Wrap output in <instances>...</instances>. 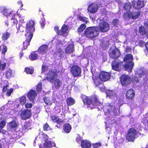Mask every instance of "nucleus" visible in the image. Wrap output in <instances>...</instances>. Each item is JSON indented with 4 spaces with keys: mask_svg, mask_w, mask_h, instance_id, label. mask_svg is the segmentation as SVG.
<instances>
[{
    "mask_svg": "<svg viewBox=\"0 0 148 148\" xmlns=\"http://www.w3.org/2000/svg\"><path fill=\"white\" fill-rule=\"evenodd\" d=\"M145 45L146 50L148 51V41L145 43Z\"/></svg>",
    "mask_w": 148,
    "mask_h": 148,
    "instance_id": "nucleus-63",
    "label": "nucleus"
},
{
    "mask_svg": "<svg viewBox=\"0 0 148 148\" xmlns=\"http://www.w3.org/2000/svg\"><path fill=\"white\" fill-rule=\"evenodd\" d=\"M120 81L122 86L126 87L131 83L130 77L127 75H122L120 77Z\"/></svg>",
    "mask_w": 148,
    "mask_h": 148,
    "instance_id": "nucleus-11",
    "label": "nucleus"
},
{
    "mask_svg": "<svg viewBox=\"0 0 148 148\" xmlns=\"http://www.w3.org/2000/svg\"><path fill=\"white\" fill-rule=\"evenodd\" d=\"M66 103L68 106H72L75 104V100L73 98L69 97L66 99Z\"/></svg>",
    "mask_w": 148,
    "mask_h": 148,
    "instance_id": "nucleus-33",
    "label": "nucleus"
},
{
    "mask_svg": "<svg viewBox=\"0 0 148 148\" xmlns=\"http://www.w3.org/2000/svg\"><path fill=\"white\" fill-rule=\"evenodd\" d=\"M141 1L139 0H138L136 3V6L134 7V5H133V7L136 9H139L143 7V6L141 5Z\"/></svg>",
    "mask_w": 148,
    "mask_h": 148,
    "instance_id": "nucleus-44",
    "label": "nucleus"
},
{
    "mask_svg": "<svg viewBox=\"0 0 148 148\" xmlns=\"http://www.w3.org/2000/svg\"><path fill=\"white\" fill-rule=\"evenodd\" d=\"M91 143L87 140H84L82 141L81 146L83 148H89L91 146Z\"/></svg>",
    "mask_w": 148,
    "mask_h": 148,
    "instance_id": "nucleus-29",
    "label": "nucleus"
},
{
    "mask_svg": "<svg viewBox=\"0 0 148 148\" xmlns=\"http://www.w3.org/2000/svg\"><path fill=\"white\" fill-rule=\"evenodd\" d=\"M44 147L50 148L56 146L55 143L54 142H52L51 141L47 140L45 141L43 144Z\"/></svg>",
    "mask_w": 148,
    "mask_h": 148,
    "instance_id": "nucleus-28",
    "label": "nucleus"
},
{
    "mask_svg": "<svg viewBox=\"0 0 148 148\" xmlns=\"http://www.w3.org/2000/svg\"><path fill=\"white\" fill-rule=\"evenodd\" d=\"M38 54L34 52H32L31 53L29 56V59L32 60H37L38 59Z\"/></svg>",
    "mask_w": 148,
    "mask_h": 148,
    "instance_id": "nucleus-34",
    "label": "nucleus"
},
{
    "mask_svg": "<svg viewBox=\"0 0 148 148\" xmlns=\"http://www.w3.org/2000/svg\"><path fill=\"white\" fill-rule=\"evenodd\" d=\"M34 69L33 67H26L25 68V71L27 74H32L34 72Z\"/></svg>",
    "mask_w": 148,
    "mask_h": 148,
    "instance_id": "nucleus-36",
    "label": "nucleus"
},
{
    "mask_svg": "<svg viewBox=\"0 0 148 148\" xmlns=\"http://www.w3.org/2000/svg\"><path fill=\"white\" fill-rule=\"evenodd\" d=\"M145 45V43L144 41L142 40H140L138 41V45L139 46L143 47Z\"/></svg>",
    "mask_w": 148,
    "mask_h": 148,
    "instance_id": "nucleus-56",
    "label": "nucleus"
},
{
    "mask_svg": "<svg viewBox=\"0 0 148 148\" xmlns=\"http://www.w3.org/2000/svg\"><path fill=\"white\" fill-rule=\"evenodd\" d=\"M132 8V5L130 3H125L123 5V8L125 10L129 11Z\"/></svg>",
    "mask_w": 148,
    "mask_h": 148,
    "instance_id": "nucleus-38",
    "label": "nucleus"
},
{
    "mask_svg": "<svg viewBox=\"0 0 148 148\" xmlns=\"http://www.w3.org/2000/svg\"><path fill=\"white\" fill-rule=\"evenodd\" d=\"M140 15V12L139 11H133L131 12H130L128 13V16L131 17L133 19H135L138 18Z\"/></svg>",
    "mask_w": 148,
    "mask_h": 148,
    "instance_id": "nucleus-27",
    "label": "nucleus"
},
{
    "mask_svg": "<svg viewBox=\"0 0 148 148\" xmlns=\"http://www.w3.org/2000/svg\"><path fill=\"white\" fill-rule=\"evenodd\" d=\"M112 69L114 71H121L124 66L123 62L119 60H114L111 63Z\"/></svg>",
    "mask_w": 148,
    "mask_h": 148,
    "instance_id": "nucleus-7",
    "label": "nucleus"
},
{
    "mask_svg": "<svg viewBox=\"0 0 148 148\" xmlns=\"http://www.w3.org/2000/svg\"><path fill=\"white\" fill-rule=\"evenodd\" d=\"M32 103H27L25 104V107L27 109L30 108L32 107Z\"/></svg>",
    "mask_w": 148,
    "mask_h": 148,
    "instance_id": "nucleus-57",
    "label": "nucleus"
},
{
    "mask_svg": "<svg viewBox=\"0 0 148 148\" xmlns=\"http://www.w3.org/2000/svg\"><path fill=\"white\" fill-rule=\"evenodd\" d=\"M68 27L66 25H64L62 27L61 30L59 29L58 26L55 27L54 30L58 35L66 36L67 35V31L68 30Z\"/></svg>",
    "mask_w": 148,
    "mask_h": 148,
    "instance_id": "nucleus-9",
    "label": "nucleus"
},
{
    "mask_svg": "<svg viewBox=\"0 0 148 148\" xmlns=\"http://www.w3.org/2000/svg\"><path fill=\"white\" fill-rule=\"evenodd\" d=\"M71 129V125L69 123H65L63 125V130L66 133L70 132Z\"/></svg>",
    "mask_w": 148,
    "mask_h": 148,
    "instance_id": "nucleus-32",
    "label": "nucleus"
},
{
    "mask_svg": "<svg viewBox=\"0 0 148 148\" xmlns=\"http://www.w3.org/2000/svg\"><path fill=\"white\" fill-rule=\"evenodd\" d=\"M53 82V88L54 89H58L60 88L62 83V81L59 79H56L54 80Z\"/></svg>",
    "mask_w": 148,
    "mask_h": 148,
    "instance_id": "nucleus-23",
    "label": "nucleus"
},
{
    "mask_svg": "<svg viewBox=\"0 0 148 148\" xmlns=\"http://www.w3.org/2000/svg\"><path fill=\"white\" fill-rule=\"evenodd\" d=\"M51 118L52 121L54 122H56L58 124V125H56V127L59 128H61V126L64 122V120H62L58 116H56V115L51 116Z\"/></svg>",
    "mask_w": 148,
    "mask_h": 148,
    "instance_id": "nucleus-15",
    "label": "nucleus"
},
{
    "mask_svg": "<svg viewBox=\"0 0 148 148\" xmlns=\"http://www.w3.org/2000/svg\"><path fill=\"white\" fill-rule=\"evenodd\" d=\"M10 33L8 32V30L2 34L1 36V39L2 40L5 41L9 38L11 36Z\"/></svg>",
    "mask_w": 148,
    "mask_h": 148,
    "instance_id": "nucleus-30",
    "label": "nucleus"
},
{
    "mask_svg": "<svg viewBox=\"0 0 148 148\" xmlns=\"http://www.w3.org/2000/svg\"><path fill=\"white\" fill-rule=\"evenodd\" d=\"M35 23L34 21L32 20H30L29 21L27 22L26 26V32L27 34L25 36H29L32 34L33 37V32L35 31L34 25Z\"/></svg>",
    "mask_w": 148,
    "mask_h": 148,
    "instance_id": "nucleus-8",
    "label": "nucleus"
},
{
    "mask_svg": "<svg viewBox=\"0 0 148 148\" xmlns=\"http://www.w3.org/2000/svg\"><path fill=\"white\" fill-rule=\"evenodd\" d=\"M54 112L56 114L60 113L61 109L59 107H55L54 108Z\"/></svg>",
    "mask_w": 148,
    "mask_h": 148,
    "instance_id": "nucleus-52",
    "label": "nucleus"
},
{
    "mask_svg": "<svg viewBox=\"0 0 148 148\" xmlns=\"http://www.w3.org/2000/svg\"><path fill=\"white\" fill-rule=\"evenodd\" d=\"M138 30L141 35H145L147 38L148 39V29L146 30L144 26L141 25L139 27Z\"/></svg>",
    "mask_w": 148,
    "mask_h": 148,
    "instance_id": "nucleus-25",
    "label": "nucleus"
},
{
    "mask_svg": "<svg viewBox=\"0 0 148 148\" xmlns=\"http://www.w3.org/2000/svg\"><path fill=\"white\" fill-rule=\"evenodd\" d=\"M111 73L109 72L101 71L99 75V77L101 81L105 82L109 80L110 78Z\"/></svg>",
    "mask_w": 148,
    "mask_h": 148,
    "instance_id": "nucleus-10",
    "label": "nucleus"
},
{
    "mask_svg": "<svg viewBox=\"0 0 148 148\" xmlns=\"http://www.w3.org/2000/svg\"><path fill=\"white\" fill-rule=\"evenodd\" d=\"M131 50V49L130 48V47H126V49L125 50V52H126L127 53L130 51Z\"/></svg>",
    "mask_w": 148,
    "mask_h": 148,
    "instance_id": "nucleus-61",
    "label": "nucleus"
},
{
    "mask_svg": "<svg viewBox=\"0 0 148 148\" xmlns=\"http://www.w3.org/2000/svg\"><path fill=\"white\" fill-rule=\"evenodd\" d=\"M8 85H6L5 86L3 87V92H5L6 91H7L8 89Z\"/></svg>",
    "mask_w": 148,
    "mask_h": 148,
    "instance_id": "nucleus-58",
    "label": "nucleus"
},
{
    "mask_svg": "<svg viewBox=\"0 0 148 148\" xmlns=\"http://www.w3.org/2000/svg\"><path fill=\"white\" fill-rule=\"evenodd\" d=\"M41 138L45 141L48 140V136L46 134H41Z\"/></svg>",
    "mask_w": 148,
    "mask_h": 148,
    "instance_id": "nucleus-47",
    "label": "nucleus"
},
{
    "mask_svg": "<svg viewBox=\"0 0 148 148\" xmlns=\"http://www.w3.org/2000/svg\"><path fill=\"white\" fill-rule=\"evenodd\" d=\"M36 95V92L34 90L31 89L28 92L27 97L30 101L34 102Z\"/></svg>",
    "mask_w": 148,
    "mask_h": 148,
    "instance_id": "nucleus-21",
    "label": "nucleus"
},
{
    "mask_svg": "<svg viewBox=\"0 0 148 148\" xmlns=\"http://www.w3.org/2000/svg\"><path fill=\"white\" fill-rule=\"evenodd\" d=\"M11 75V73L9 71H7L6 74V76H8L9 75Z\"/></svg>",
    "mask_w": 148,
    "mask_h": 148,
    "instance_id": "nucleus-62",
    "label": "nucleus"
},
{
    "mask_svg": "<svg viewBox=\"0 0 148 148\" xmlns=\"http://www.w3.org/2000/svg\"><path fill=\"white\" fill-rule=\"evenodd\" d=\"M132 81L133 83H137L138 82L139 80L138 77L136 76H134L132 78Z\"/></svg>",
    "mask_w": 148,
    "mask_h": 148,
    "instance_id": "nucleus-54",
    "label": "nucleus"
},
{
    "mask_svg": "<svg viewBox=\"0 0 148 148\" xmlns=\"http://www.w3.org/2000/svg\"><path fill=\"white\" fill-rule=\"evenodd\" d=\"M135 95V90L132 89L128 90L125 94L126 99L130 100H133L134 98Z\"/></svg>",
    "mask_w": 148,
    "mask_h": 148,
    "instance_id": "nucleus-20",
    "label": "nucleus"
},
{
    "mask_svg": "<svg viewBox=\"0 0 148 148\" xmlns=\"http://www.w3.org/2000/svg\"><path fill=\"white\" fill-rule=\"evenodd\" d=\"M19 103L20 104L23 105H25L26 102V98L24 96H22L19 97Z\"/></svg>",
    "mask_w": 148,
    "mask_h": 148,
    "instance_id": "nucleus-35",
    "label": "nucleus"
},
{
    "mask_svg": "<svg viewBox=\"0 0 148 148\" xmlns=\"http://www.w3.org/2000/svg\"><path fill=\"white\" fill-rule=\"evenodd\" d=\"M3 14L9 19L10 20L7 22L5 23V25L8 27L9 28L11 27H13L14 28H16L18 30L20 26L18 25V27L17 25L18 24V21L16 19H15V14L12 12H11L8 9H4L3 11Z\"/></svg>",
    "mask_w": 148,
    "mask_h": 148,
    "instance_id": "nucleus-2",
    "label": "nucleus"
},
{
    "mask_svg": "<svg viewBox=\"0 0 148 148\" xmlns=\"http://www.w3.org/2000/svg\"><path fill=\"white\" fill-rule=\"evenodd\" d=\"M109 106L110 107V110L109 109H108L106 111H105L104 113L105 115H109L108 116L111 118H114L118 115L119 109L118 111V109L115 108V103H114L110 104Z\"/></svg>",
    "mask_w": 148,
    "mask_h": 148,
    "instance_id": "nucleus-5",
    "label": "nucleus"
},
{
    "mask_svg": "<svg viewBox=\"0 0 148 148\" xmlns=\"http://www.w3.org/2000/svg\"><path fill=\"white\" fill-rule=\"evenodd\" d=\"M43 99L44 100V101L46 104L49 106H50L52 104L49 98L44 97L43 98Z\"/></svg>",
    "mask_w": 148,
    "mask_h": 148,
    "instance_id": "nucleus-41",
    "label": "nucleus"
},
{
    "mask_svg": "<svg viewBox=\"0 0 148 148\" xmlns=\"http://www.w3.org/2000/svg\"><path fill=\"white\" fill-rule=\"evenodd\" d=\"M94 83L96 87H98L101 91H103L105 88V86L103 83L101 82L100 79L98 78L95 77L93 78Z\"/></svg>",
    "mask_w": 148,
    "mask_h": 148,
    "instance_id": "nucleus-17",
    "label": "nucleus"
},
{
    "mask_svg": "<svg viewBox=\"0 0 148 148\" xmlns=\"http://www.w3.org/2000/svg\"><path fill=\"white\" fill-rule=\"evenodd\" d=\"M81 98L84 104L87 105L88 109L92 110L101 104V102L95 96L90 97L82 94Z\"/></svg>",
    "mask_w": 148,
    "mask_h": 148,
    "instance_id": "nucleus-1",
    "label": "nucleus"
},
{
    "mask_svg": "<svg viewBox=\"0 0 148 148\" xmlns=\"http://www.w3.org/2000/svg\"><path fill=\"white\" fill-rule=\"evenodd\" d=\"M10 127L11 128H16L18 126L16 122L14 121H12L9 123Z\"/></svg>",
    "mask_w": 148,
    "mask_h": 148,
    "instance_id": "nucleus-37",
    "label": "nucleus"
},
{
    "mask_svg": "<svg viewBox=\"0 0 148 148\" xmlns=\"http://www.w3.org/2000/svg\"><path fill=\"white\" fill-rule=\"evenodd\" d=\"M6 65L5 63L4 62L3 64H1L0 62V70L3 71L6 66Z\"/></svg>",
    "mask_w": 148,
    "mask_h": 148,
    "instance_id": "nucleus-49",
    "label": "nucleus"
},
{
    "mask_svg": "<svg viewBox=\"0 0 148 148\" xmlns=\"http://www.w3.org/2000/svg\"><path fill=\"white\" fill-rule=\"evenodd\" d=\"M84 34L86 38L92 39L98 36V28L95 26L88 27L84 31Z\"/></svg>",
    "mask_w": 148,
    "mask_h": 148,
    "instance_id": "nucleus-3",
    "label": "nucleus"
},
{
    "mask_svg": "<svg viewBox=\"0 0 148 148\" xmlns=\"http://www.w3.org/2000/svg\"><path fill=\"white\" fill-rule=\"evenodd\" d=\"M23 55V53L22 51L20 52V56L21 57Z\"/></svg>",
    "mask_w": 148,
    "mask_h": 148,
    "instance_id": "nucleus-64",
    "label": "nucleus"
},
{
    "mask_svg": "<svg viewBox=\"0 0 148 148\" xmlns=\"http://www.w3.org/2000/svg\"><path fill=\"white\" fill-rule=\"evenodd\" d=\"M3 48L2 51V53L3 54H5L7 51V48L5 45H3Z\"/></svg>",
    "mask_w": 148,
    "mask_h": 148,
    "instance_id": "nucleus-55",
    "label": "nucleus"
},
{
    "mask_svg": "<svg viewBox=\"0 0 148 148\" xmlns=\"http://www.w3.org/2000/svg\"><path fill=\"white\" fill-rule=\"evenodd\" d=\"M48 69V67L45 65H42V72L44 73Z\"/></svg>",
    "mask_w": 148,
    "mask_h": 148,
    "instance_id": "nucleus-48",
    "label": "nucleus"
},
{
    "mask_svg": "<svg viewBox=\"0 0 148 148\" xmlns=\"http://www.w3.org/2000/svg\"><path fill=\"white\" fill-rule=\"evenodd\" d=\"M71 72L74 77H78L81 74V69L77 65H73L71 69Z\"/></svg>",
    "mask_w": 148,
    "mask_h": 148,
    "instance_id": "nucleus-12",
    "label": "nucleus"
},
{
    "mask_svg": "<svg viewBox=\"0 0 148 148\" xmlns=\"http://www.w3.org/2000/svg\"><path fill=\"white\" fill-rule=\"evenodd\" d=\"M86 27V25L84 24H82L77 29V31L78 32H82Z\"/></svg>",
    "mask_w": 148,
    "mask_h": 148,
    "instance_id": "nucleus-42",
    "label": "nucleus"
},
{
    "mask_svg": "<svg viewBox=\"0 0 148 148\" xmlns=\"http://www.w3.org/2000/svg\"><path fill=\"white\" fill-rule=\"evenodd\" d=\"M26 36V40L23 42V46L22 48V50H24L26 49L28 46L30 44V42L32 38V34L29 36Z\"/></svg>",
    "mask_w": 148,
    "mask_h": 148,
    "instance_id": "nucleus-18",
    "label": "nucleus"
},
{
    "mask_svg": "<svg viewBox=\"0 0 148 148\" xmlns=\"http://www.w3.org/2000/svg\"><path fill=\"white\" fill-rule=\"evenodd\" d=\"M40 23L41 25L42 28H44L45 25H46V20L44 18H41L40 21Z\"/></svg>",
    "mask_w": 148,
    "mask_h": 148,
    "instance_id": "nucleus-45",
    "label": "nucleus"
},
{
    "mask_svg": "<svg viewBox=\"0 0 148 148\" xmlns=\"http://www.w3.org/2000/svg\"><path fill=\"white\" fill-rule=\"evenodd\" d=\"M76 141L78 143H79L80 142H82V138L80 136H77L76 138Z\"/></svg>",
    "mask_w": 148,
    "mask_h": 148,
    "instance_id": "nucleus-60",
    "label": "nucleus"
},
{
    "mask_svg": "<svg viewBox=\"0 0 148 148\" xmlns=\"http://www.w3.org/2000/svg\"><path fill=\"white\" fill-rule=\"evenodd\" d=\"M13 89L12 88H11L9 90H8L6 93V96L8 97L10 96L12 92H13Z\"/></svg>",
    "mask_w": 148,
    "mask_h": 148,
    "instance_id": "nucleus-53",
    "label": "nucleus"
},
{
    "mask_svg": "<svg viewBox=\"0 0 148 148\" xmlns=\"http://www.w3.org/2000/svg\"><path fill=\"white\" fill-rule=\"evenodd\" d=\"M20 116L23 120H25L29 119L32 116L31 110L26 109L21 111Z\"/></svg>",
    "mask_w": 148,
    "mask_h": 148,
    "instance_id": "nucleus-13",
    "label": "nucleus"
},
{
    "mask_svg": "<svg viewBox=\"0 0 148 148\" xmlns=\"http://www.w3.org/2000/svg\"><path fill=\"white\" fill-rule=\"evenodd\" d=\"M98 10L97 5L94 3H92L88 6V10L91 13H95Z\"/></svg>",
    "mask_w": 148,
    "mask_h": 148,
    "instance_id": "nucleus-24",
    "label": "nucleus"
},
{
    "mask_svg": "<svg viewBox=\"0 0 148 148\" xmlns=\"http://www.w3.org/2000/svg\"><path fill=\"white\" fill-rule=\"evenodd\" d=\"M42 83L41 82H39L36 85V91L37 93L40 92L42 89Z\"/></svg>",
    "mask_w": 148,
    "mask_h": 148,
    "instance_id": "nucleus-39",
    "label": "nucleus"
},
{
    "mask_svg": "<svg viewBox=\"0 0 148 148\" xmlns=\"http://www.w3.org/2000/svg\"><path fill=\"white\" fill-rule=\"evenodd\" d=\"M48 46L46 45H43L39 47L37 51L39 54L44 55L46 54L48 51Z\"/></svg>",
    "mask_w": 148,
    "mask_h": 148,
    "instance_id": "nucleus-22",
    "label": "nucleus"
},
{
    "mask_svg": "<svg viewBox=\"0 0 148 148\" xmlns=\"http://www.w3.org/2000/svg\"><path fill=\"white\" fill-rule=\"evenodd\" d=\"M106 92L107 96L110 98L115 97L116 95V92L114 90L107 89Z\"/></svg>",
    "mask_w": 148,
    "mask_h": 148,
    "instance_id": "nucleus-31",
    "label": "nucleus"
},
{
    "mask_svg": "<svg viewBox=\"0 0 148 148\" xmlns=\"http://www.w3.org/2000/svg\"><path fill=\"white\" fill-rule=\"evenodd\" d=\"M57 76V74L56 72L51 71L48 73L46 78L50 82L52 83L54 80L55 78Z\"/></svg>",
    "mask_w": 148,
    "mask_h": 148,
    "instance_id": "nucleus-19",
    "label": "nucleus"
},
{
    "mask_svg": "<svg viewBox=\"0 0 148 148\" xmlns=\"http://www.w3.org/2000/svg\"><path fill=\"white\" fill-rule=\"evenodd\" d=\"M109 54L111 58L116 59L120 56L121 53L119 49L116 48L115 49H113L110 52H109Z\"/></svg>",
    "mask_w": 148,
    "mask_h": 148,
    "instance_id": "nucleus-14",
    "label": "nucleus"
},
{
    "mask_svg": "<svg viewBox=\"0 0 148 148\" xmlns=\"http://www.w3.org/2000/svg\"><path fill=\"white\" fill-rule=\"evenodd\" d=\"M133 56L131 54H128L125 55L123 59V62L126 63L124 64V68L125 70L128 71L129 72H131L134 66V63L132 62Z\"/></svg>",
    "mask_w": 148,
    "mask_h": 148,
    "instance_id": "nucleus-4",
    "label": "nucleus"
},
{
    "mask_svg": "<svg viewBox=\"0 0 148 148\" xmlns=\"http://www.w3.org/2000/svg\"><path fill=\"white\" fill-rule=\"evenodd\" d=\"M65 52L68 54H71L74 51V46L73 44H69L65 49Z\"/></svg>",
    "mask_w": 148,
    "mask_h": 148,
    "instance_id": "nucleus-26",
    "label": "nucleus"
},
{
    "mask_svg": "<svg viewBox=\"0 0 148 148\" xmlns=\"http://www.w3.org/2000/svg\"><path fill=\"white\" fill-rule=\"evenodd\" d=\"M29 124L27 123H25L23 127V129L24 130L26 131L29 129Z\"/></svg>",
    "mask_w": 148,
    "mask_h": 148,
    "instance_id": "nucleus-50",
    "label": "nucleus"
},
{
    "mask_svg": "<svg viewBox=\"0 0 148 148\" xmlns=\"http://www.w3.org/2000/svg\"><path fill=\"white\" fill-rule=\"evenodd\" d=\"M50 127L47 123L43 125V130L44 131H48L50 130Z\"/></svg>",
    "mask_w": 148,
    "mask_h": 148,
    "instance_id": "nucleus-46",
    "label": "nucleus"
},
{
    "mask_svg": "<svg viewBox=\"0 0 148 148\" xmlns=\"http://www.w3.org/2000/svg\"><path fill=\"white\" fill-rule=\"evenodd\" d=\"M6 125V123L3 120L1 121L0 122V132L2 133H4L3 132V131H4L2 130V129Z\"/></svg>",
    "mask_w": 148,
    "mask_h": 148,
    "instance_id": "nucleus-43",
    "label": "nucleus"
},
{
    "mask_svg": "<svg viewBox=\"0 0 148 148\" xmlns=\"http://www.w3.org/2000/svg\"><path fill=\"white\" fill-rule=\"evenodd\" d=\"M99 30L101 32H105L108 31L110 26L107 22L103 21L99 23Z\"/></svg>",
    "mask_w": 148,
    "mask_h": 148,
    "instance_id": "nucleus-16",
    "label": "nucleus"
},
{
    "mask_svg": "<svg viewBox=\"0 0 148 148\" xmlns=\"http://www.w3.org/2000/svg\"><path fill=\"white\" fill-rule=\"evenodd\" d=\"M101 145V143L100 142L92 144V146L94 148L99 147Z\"/></svg>",
    "mask_w": 148,
    "mask_h": 148,
    "instance_id": "nucleus-51",
    "label": "nucleus"
},
{
    "mask_svg": "<svg viewBox=\"0 0 148 148\" xmlns=\"http://www.w3.org/2000/svg\"><path fill=\"white\" fill-rule=\"evenodd\" d=\"M77 18L80 21L82 22L85 23H87L88 22V18H87L82 17L80 15L77 16Z\"/></svg>",
    "mask_w": 148,
    "mask_h": 148,
    "instance_id": "nucleus-40",
    "label": "nucleus"
},
{
    "mask_svg": "<svg viewBox=\"0 0 148 148\" xmlns=\"http://www.w3.org/2000/svg\"><path fill=\"white\" fill-rule=\"evenodd\" d=\"M137 134V131L135 128H130L126 136V139L129 142H133L136 138Z\"/></svg>",
    "mask_w": 148,
    "mask_h": 148,
    "instance_id": "nucleus-6",
    "label": "nucleus"
},
{
    "mask_svg": "<svg viewBox=\"0 0 148 148\" xmlns=\"http://www.w3.org/2000/svg\"><path fill=\"white\" fill-rule=\"evenodd\" d=\"M118 21L119 20L118 19H114L112 21L113 24L114 25H116L118 24Z\"/></svg>",
    "mask_w": 148,
    "mask_h": 148,
    "instance_id": "nucleus-59",
    "label": "nucleus"
}]
</instances>
